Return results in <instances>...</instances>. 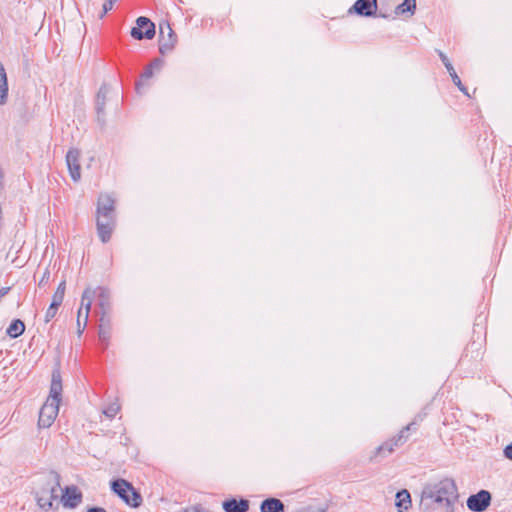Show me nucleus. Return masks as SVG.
Returning a JSON list of instances; mask_svg holds the SVG:
<instances>
[{"label":"nucleus","instance_id":"obj_23","mask_svg":"<svg viewBox=\"0 0 512 512\" xmlns=\"http://www.w3.org/2000/svg\"><path fill=\"white\" fill-rule=\"evenodd\" d=\"M97 299H98V306L100 308V313L103 314L105 311L106 315H109L110 304H109L108 291L104 288L98 287Z\"/></svg>","mask_w":512,"mask_h":512},{"label":"nucleus","instance_id":"obj_19","mask_svg":"<svg viewBox=\"0 0 512 512\" xmlns=\"http://www.w3.org/2000/svg\"><path fill=\"white\" fill-rule=\"evenodd\" d=\"M110 335V317L104 312L99 318V339L105 346L108 344Z\"/></svg>","mask_w":512,"mask_h":512},{"label":"nucleus","instance_id":"obj_29","mask_svg":"<svg viewBox=\"0 0 512 512\" xmlns=\"http://www.w3.org/2000/svg\"><path fill=\"white\" fill-rule=\"evenodd\" d=\"M415 8L416 7V4L414 3L412 6L410 5V3H406V2H402L401 4H399L398 6H396L395 8V13L397 15H402V14H405L407 12H410L411 11V8Z\"/></svg>","mask_w":512,"mask_h":512},{"label":"nucleus","instance_id":"obj_10","mask_svg":"<svg viewBox=\"0 0 512 512\" xmlns=\"http://www.w3.org/2000/svg\"><path fill=\"white\" fill-rule=\"evenodd\" d=\"M491 500V493L482 489L476 494L470 495L466 504L468 509L473 512H484L490 506Z\"/></svg>","mask_w":512,"mask_h":512},{"label":"nucleus","instance_id":"obj_8","mask_svg":"<svg viewBox=\"0 0 512 512\" xmlns=\"http://www.w3.org/2000/svg\"><path fill=\"white\" fill-rule=\"evenodd\" d=\"M95 293L96 291H92L90 288H87L84 290L82 294L81 307L78 310L77 315V325L79 334L83 332L87 325L89 312L92 304V297Z\"/></svg>","mask_w":512,"mask_h":512},{"label":"nucleus","instance_id":"obj_24","mask_svg":"<svg viewBox=\"0 0 512 512\" xmlns=\"http://www.w3.org/2000/svg\"><path fill=\"white\" fill-rule=\"evenodd\" d=\"M36 501L38 506L44 511H49L53 508V501L58 499V496H48L45 491L36 494Z\"/></svg>","mask_w":512,"mask_h":512},{"label":"nucleus","instance_id":"obj_34","mask_svg":"<svg viewBox=\"0 0 512 512\" xmlns=\"http://www.w3.org/2000/svg\"><path fill=\"white\" fill-rule=\"evenodd\" d=\"M181 512H205V511H203V509L198 506H191V507L184 509Z\"/></svg>","mask_w":512,"mask_h":512},{"label":"nucleus","instance_id":"obj_1","mask_svg":"<svg viewBox=\"0 0 512 512\" xmlns=\"http://www.w3.org/2000/svg\"><path fill=\"white\" fill-rule=\"evenodd\" d=\"M458 498V488L455 481L451 478H444L424 485L419 504L427 511L455 512Z\"/></svg>","mask_w":512,"mask_h":512},{"label":"nucleus","instance_id":"obj_26","mask_svg":"<svg viewBox=\"0 0 512 512\" xmlns=\"http://www.w3.org/2000/svg\"><path fill=\"white\" fill-rule=\"evenodd\" d=\"M65 289H66V281L62 280L59 283V285L53 295L52 302H56L61 305L63 302V299H64Z\"/></svg>","mask_w":512,"mask_h":512},{"label":"nucleus","instance_id":"obj_7","mask_svg":"<svg viewBox=\"0 0 512 512\" xmlns=\"http://www.w3.org/2000/svg\"><path fill=\"white\" fill-rule=\"evenodd\" d=\"M131 36L136 40L152 39L155 36V24L147 17L140 16L136 26L131 29Z\"/></svg>","mask_w":512,"mask_h":512},{"label":"nucleus","instance_id":"obj_12","mask_svg":"<svg viewBox=\"0 0 512 512\" xmlns=\"http://www.w3.org/2000/svg\"><path fill=\"white\" fill-rule=\"evenodd\" d=\"M66 163L71 178L75 182L79 181L81 178L80 151L76 148L69 149L66 154Z\"/></svg>","mask_w":512,"mask_h":512},{"label":"nucleus","instance_id":"obj_32","mask_svg":"<svg viewBox=\"0 0 512 512\" xmlns=\"http://www.w3.org/2000/svg\"><path fill=\"white\" fill-rule=\"evenodd\" d=\"M49 278H50V272L48 269H46L43 273L42 278L39 281V286H45L48 283Z\"/></svg>","mask_w":512,"mask_h":512},{"label":"nucleus","instance_id":"obj_35","mask_svg":"<svg viewBox=\"0 0 512 512\" xmlns=\"http://www.w3.org/2000/svg\"><path fill=\"white\" fill-rule=\"evenodd\" d=\"M149 65H152V68L160 69L162 66V61L160 59H154Z\"/></svg>","mask_w":512,"mask_h":512},{"label":"nucleus","instance_id":"obj_9","mask_svg":"<svg viewBox=\"0 0 512 512\" xmlns=\"http://www.w3.org/2000/svg\"><path fill=\"white\" fill-rule=\"evenodd\" d=\"M59 404L46 400L39 412L38 426L40 428H49L53 424L59 412Z\"/></svg>","mask_w":512,"mask_h":512},{"label":"nucleus","instance_id":"obj_3","mask_svg":"<svg viewBox=\"0 0 512 512\" xmlns=\"http://www.w3.org/2000/svg\"><path fill=\"white\" fill-rule=\"evenodd\" d=\"M111 490L130 507L137 508L142 504L141 494L125 479L111 481Z\"/></svg>","mask_w":512,"mask_h":512},{"label":"nucleus","instance_id":"obj_13","mask_svg":"<svg viewBox=\"0 0 512 512\" xmlns=\"http://www.w3.org/2000/svg\"><path fill=\"white\" fill-rule=\"evenodd\" d=\"M82 492L75 485L66 486L61 501L64 507L76 508L82 502Z\"/></svg>","mask_w":512,"mask_h":512},{"label":"nucleus","instance_id":"obj_39","mask_svg":"<svg viewBox=\"0 0 512 512\" xmlns=\"http://www.w3.org/2000/svg\"><path fill=\"white\" fill-rule=\"evenodd\" d=\"M410 0H404L403 2L409 3ZM415 3V0H412Z\"/></svg>","mask_w":512,"mask_h":512},{"label":"nucleus","instance_id":"obj_21","mask_svg":"<svg viewBox=\"0 0 512 512\" xmlns=\"http://www.w3.org/2000/svg\"><path fill=\"white\" fill-rule=\"evenodd\" d=\"M395 505L398 508L399 512H403L407 510L409 507H411V495L406 489L400 490L396 493Z\"/></svg>","mask_w":512,"mask_h":512},{"label":"nucleus","instance_id":"obj_38","mask_svg":"<svg viewBox=\"0 0 512 512\" xmlns=\"http://www.w3.org/2000/svg\"><path fill=\"white\" fill-rule=\"evenodd\" d=\"M306 512H326V508H317L316 510H312L310 507L306 509Z\"/></svg>","mask_w":512,"mask_h":512},{"label":"nucleus","instance_id":"obj_31","mask_svg":"<svg viewBox=\"0 0 512 512\" xmlns=\"http://www.w3.org/2000/svg\"><path fill=\"white\" fill-rule=\"evenodd\" d=\"M117 0H106L102 7V12L100 14V18L102 19L110 10L113 9L114 3Z\"/></svg>","mask_w":512,"mask_h":512},{"label":"nucleus","instance_id":"obj_36","mask_svg":"<svg viewBox=\"0 0 512 512\" xmlns=\"http://www.w3.org/2000/svg\"><path fill=\"white\" fill-rule=\"evenodd\" d=\"M87 512H107V511L102 507L94 506V507L88 508Z\"/></svg>","mask_w":512,"mask_h":512},{"label":"nucleus","instance_id":"obj_6","mask_svg":"<svg viewBox=\"0 0 512 512\" xmlns=\"http://www.w3.org/2000/svg\"><path fill=\"white\" fill-rule=\"evenodd\" d=\"M159 52L162 55L170 53L177 42V35L168 22L159 25Z\"/></svg>","mask_w":512,"mask_h":512},{"label":"nucleus","instance_id":"obj_22","mask_svg":"<svg viewBox=\"0 0 512 512\" xmlns=\"http://www.w3.org/2000/svg\"><path fill=\"white\" fill-rule=\"evenodd\" d=\"M8 100V80L4 65L0 61V105H4Z\"/></svg>","mask_w":512,"mask_h":512},{"label":"nucleus","instance_id":"obj_2","mask_svg":"<svg viewBox=\"0 0 512 512\" xmlns=\"http://www.w3.org/2000/svg\"><path fill=\"white\" fill-rule=\"evenodd\" d=\"M115 226V200L109 194H100L96 208V228L103 243H107L111 239Z\"/></svg>","mask_w":512,"mask_h":512},{"label":"nucleus","instance_id":"obj_5","mask_svg":"<svg viewBox=\"0 0 512 512\" xmlns=\"http://www.w3.org/2000/svg\"><path fill=\"white\" fill-rule=\"evenodd\" d=\"M414 424V422L409 423L406 427H404L396 436L393 438L387 440L383 444H381L379 447L376 448L374 455L371 457V459H374L376 457H386L393 453L396 448L402 446L408 439L407 432L410 430L411 426Z\"/></svg>","mask_w":512,"mask_h":512},{"label":"nucleus","instance_id":"obj_17","mask_svg":"<svg viewBox=\"0 0 512 512\" xmlns=\"http://www.w3.org/2000/svg\"><path fill=\"white\" fill-rule=\"evenodd\" d=\"M439 56H440V59H441L442 63L444 64L445 68L447 69V71H448V73H449L453 83L458 87V89L462 93H464L467 96H470L468 91H467V88L462 84L461 79L457 75V73H456L452 63L448 59V57L444 53H442V52L439 53Z\"/></svg>","mask_w":512,"mask_h":512},{"label":"nucleus","instance_id":"obj_27","mask_svg":"<svg viewBox=\"0 0 512 512\" xmlns=\"http://www.w3.org/2000/svg\"><path fill=\"white\" fill-rule=\"evenodd\" d=\"M153 76V68L152 65H148L145 67L143 73L141 74V80L136 83V91L140 93V89L143 85V82L150 79Z\"/></svg>","mask_w":512,"mask_h":512},{"label":"nucleus","instance_id":"obj_16","mask_svg":"<svg viewBox=\"0 0 512 512\" xmlns=\"http://www.w3.org/2000/svg\"><path fill=\"white\" fill-rule=\"evenodd\" d=\"M249 507V500L242 497H231L222 502V508L225 512H247Z\"/></svg>","mask_w":512,"mask_h":512},{"label":"nucleus","instance_id":"obj_25","mask_svg":"<svg viewBox=\"0 0 512 512\" xmlns=\"http://www.w3.org/2000/svg\"><path fill=\"white\" fill-rule=\"evenodd\" d=\"M25 331V324L20 319H14L8 326L6 333L11 338H17L21 336Z\"/></svg>","mask_w":512,"mask_h":512},{"label":"nucleus","instance_id":"obj_18","mask_svg":"<svg viewBox=\"0 0 512 512\" xmlns=\"http://www.w3.org/2000/svg\"><path fill=\"white\" fill-rule=\"evenodd\" d=\"M259 508L260 512H285V504L275 497L264 499Z\"/></svg>","mask_w":512,"mask_h":512},{"label":"nucleus","instance_id":"obj_33","mask_svg":"<svg viewBox=\"0 0 512 512\" xmlns=\"http://www.w3.org/2000/svg\"><path fill=\"white\" fill-rule=\"evenodd\" d=\"M503 453L507 459L512 461V442L504 448Z\"/></svg>","mask_w":512,"mask_h":512},{"label":"nucleus","instance_id":"obj_15","mask_svg":"<svg viewBox=\"0 0 512 512\" xmlns=\"http://www.w3.org/2000/svg\"><path fill=\"white\" fill-rule=\"evenodd\" d=\"M109 93V87L106 83L102 84L99 88V91L96 95V101H95V110L97 113V120L98 122L104 124L105 120V105H106V99L107 95Z\"/></svg>","mask_w":512,"mask_h":512},{"label":"nucleus","instance_id":"obj_11","mask_svg":"<svg viewBox=\"0 0 512 512\" xmlns=\"http://www.w3.org/2000/svg\"><path fill=\"white\" fill-rule=\"evenodd\" d=\"M377 11V0H356L348 10L350 14H357L362 17L375 16Z\"/></svg>","mask_w":512,"mask_h":512},{"label":"nucleus","instance_id":"obj_30","mask_svg":"<svg viewBox=\"0 0 512 512\" xmlns=\"http://www.w3.org/2000/svg\"><path fill=\"white\" fill-rule=\"evenodd\" d=\"M119 410H120V406L116 403H113V404L109 405L103 411V413L105 414L106 417L112 419L116 416V414L118 413Z\"/></svg>","mask_w":512,"mask_h":512},{"label":"nucleus","instance_id":"obj_4","mask_svg":"<svg viewBox=\"0 0 512 512\" xmlns=\"http://www.w3.org/2000/svg\"><path fill=\"white\" fill-rule=\"evenodd\" d=\"M414 424V422L409 423L406 427H404L396 436L393 438L387 440L383 444H381L379 447L376 448L374 455L371 457V459H374L376 457H386L393 453L396 448L402 446L408 439L407 432L410 430L411 426Z\"/></svg>","mask_w":512,"mask_h":512},{"label":"nucleus","instance_id":"obj_37","mask_svg":"<svg viewBox=\"0 0 512 512\" xmlns=\"http://www.w3.org/2000/svg\"><path fill=\"white\" fill-rule=\"evenodd\" d=\"M10 287H3L0 289V298L8 294Z\"/></svg>","mask_w":512,"mask_h":512},{"label":"nucleus","instance_id":"obj_28","mask_svg":"<svg viewBox=\"0 0 512 512\" xmlns=\"http://www.w3.org/2000/svg\"><path fill=\"white\" fill-rule=\"evenodd\" d=\"M59 306H60V304H58L56 302H51L50 306L48 307V309L45 313V322L46 323L50 322L55 317Z\"/></svg>","mask_w":512,"mask_h":512},{"label":"nucleus","instance_id":"obj_20","mask_svg":"<svg viewBox=\"0 0 512 512\" xmlns=\"http://www.w3.org/2000/svg\"><path fill=\"white\" fill-rule=\"evenodd\" d=\"M60 488V475L55 471H50L49 480L47 482V488H43L41 491H45L48 496H58L57 492Z\"/></svg>","mask_w":512,"mask_h":512},{"label":"nucleus","instance_id":"obj_14","mask_svg":"<svg viewBox=\"0 0 512 512\" xmlns=\"http://www.w3.org/2000/svg\"><path fill=\"white\" fill-rule=\"evenodd\" d=\"M62 377L59 368H54L51 375V385L49 397L47 400L53 401L54 403H60L62 398Z\"/></svg>","mask_w":512,"mask_h":512}]
</instances>
